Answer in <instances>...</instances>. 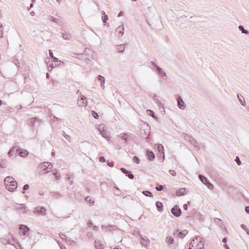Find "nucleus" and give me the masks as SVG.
<instances>
[{
    "instance_id": "63",
    "label": "nucleus",
    "mask_w": 249,
    "mask_h": 249,
    "mask_svg": "<svg viewBox=\"0 0 249 249\" xmlns=\"http://www.w3.org/2000/svg\"><path fill=\"white\" fill-rule=\"evenodd\" d=\"M85 99H86V97L84 96H83V95L81 96V98L80 99V100L84 101V100Z\"/></svg>"
},
{
    "instance_id": "59",
    "label": "nucleus",
    "mask_w": 249,
    "mask_h": 249,
    "mask_svg": "<svg viewBox=\"0 0 249 249\" xmlns=\"http://www.w3.org/2000/svg\"><path fill=\"white\" fill-rule=\"evenodd\" d=\"M88 226L89 227H90L91 226H92V222L89 220L88 222Z\"/></svg>"
},
{
    "instance_id": "35",
    "label": "nucleus",
    "mask_w": 249,
    "mask_h": 249,
    "mask_svg": "<svg viewBox=\"0 0 249 249\" xmlns=\"http://www.w3.org/2000/svg\"><path fill=\"white\" fill-rule=\"evenodd\" d=\"M142 194L146 196H148V197H153V194H152V193L149 191H143L142 192Z\"/></svg>"
},
{
    "instance_id": "48",
    "label": "nucleus",
    "mask_w": 249,
    "mask_h": 249,
    "mask_svg": "<svg viewBox=\"0 0 249 249\" xmlns=\"http://www.w3.org/2000/svg\"><path fill=\"white\" fill-rule=\"evenodd\" d=\"M234 160L236 162L237 164L238 165H240L241 164V162L238 156L236 157Z\"/></svg>"
},
{
    "instance_id": "17",
    "label": "nucleus",
    "mask_w": 249,
    "mask_h": 249,
    "mask_svg": "<svg viewBox=\"0 0 249 249\" xmlns=\"http://www.w3.org/2000/svg\"><path fill=\"white\" fill-rule=\"evenodd\" d=\"M18 150L19 149H18L17 146H14L8 152L9 157L12 156L14 153H15V155H17Z\"/></svg>"
},
{
    "instance_id": "45",
    "label": "nucleus",
    "mask_w": 249,
    "mask_h": 249,
    "mask_svg": "<svg viewBox=\"0 0 249 249\" xmlns=\"http://www.w3.org/2000/svg\"><path fill=\"white\" fill-rule=\"evenodd\" d=\"M163 186L161 185H160L156 187V189L158 191H161L163 190Z\"/></svg>"
},
{
    "instance_id": "57",
    "label": "nucleus",
    "mask_w": 249,
    "mask_h": 249,
    "mask_svg": "<svg viewBox=\"0 0 249 249\" xmlns=\"http://www.w3.org/2000/svg\"><path fill=\"white\" fill-rule=\"evenodd\" d=\"M241 227L245 231H247V229H248L247 228V226L244 225V224H242L241 225Z\"/></svg>"
},
{
    "instance_id": "19",
    "label": "nucleus",
    "mask_w": 249,
    "mask_h": 249,
    "mask_svg": "<svg viewBox=\"0 0 249 249\" xmlns=\"http://www.w3.org/2000/svg\"><path fill=\"white\" fill-rule=\"evenodd\" d=\"M165 242L168 245H170L174 243V240L171 236L168 235L166 238Z\"/></svg>"
},
{
    "instance_id": "36",
    "label": "nucleus",
    "mask_w": 249,
    "mask_h": 249,
    "mask_svg": "<svg viewBox=\"0 0 249 249\" xmlns=\"http://www.w3.org/2000/svg\"><path fill=\"white\" fill-rule=\"evenodd\" d=\"M119 137L122 140H124L126 143L127 142V139L128 137L127 134H125V133H122L120 135Z\"/></svg>"
},
{
    "instance_id": "8",
    "label": "nucleus",
    "mask_w": 249,
    "mask_h": 249,
    "mask_svg": "<svg viewBox=\"0 0 249 249\" xmlns=\"http://www.w3.org/2000/svg\"><path fill=\"white\" fill-rule=\"evenodd\" d=\"M37 122L39 123V120L36 117L31 118L29 119H28L27 122L28 125L31 126H33L34 124H35Z\"/></svg>"
},
{
    "instance_id": "38",
    "label": "nucleus",
    "mask_w": 249,
    "mask_h": 249,
    "mask_svg": "<svg viewBox=\"0 0 249 249\" xmlns=\"http://www.w3.org/2000/svg\"><path fill=\"white\" fill-rule=\"evenodd\" d=\"M154 100H155V102L156 104L158 105L159 108L162 107L163 108V106L159 100H158V99H156L155 97H154Z\"/></svg>"
},
{
    "instance_id": "31",
    "label": "nucleus",
    "mask_w": 249,
    "mask_h": 249,
    "mask_svg": "<svg viewBox=\"0 0 249 249\" xmlns=\"http://www.w3.org/2000/svg\"><path fill=\"white\" fill-rule=\"evenodd\" d=\"M101 227L102 229H104V228H105L106 229V230L107 231H109L112 230H114L116 228V227L115 226H112V225H108V226H107V227H105V225H102Z\"/></svg>"
},
{
    "instance_id": "32",
    "label": "nucleus",
    "mask_w": 249,
    "mask_h": 249,
    "mask_svg": "<svg viewBox=\"0 0 249 249\" xmlns=\"http://www.w3.org/2000/svg\"><path fill=\"white\" fill-rule=\"evenodd\" d=\"M85 200L86 202L89 203L90 204L92 205L94 203V200H93V198H91L89 196H87L85 198Z\"/></svg>"
},
{
    "instance_id": "47",
    "label": "nucleus",
    "mask_w": 249,
    "mask_h": 249,
    "mask_svg": "<svg viewBox=\"0 0 249 249\" xmlns=\"http://www.w3.org/2000/svg\"><path fill=\"white\" fill-rule=\"evenodd\" d=\"M102 19L104 23H106L107 21L108 20V16L105 15L102 17Z\"/></svg>"
},
{
    "instance_id": "3",
    "label": "nucleus",
    "mask_w": 249,
    "mask_h": 249,
    "mask_svg": "<svg viewBox=\"0 0 249 249\" xmlns=\"http://www.w3.org/2000/svg\"><path fill=\"white\" fill-rule=\"evenodd\" d=\"M41 168L47 173L51 171L53 168V165L49 162H44L40 165Z\"/></svg>"
},
{
    "instance_id": "1",
    "label": "nucleus",
    "mask_w": 249,
    "mask_h": 249,
    "mask_svg": "<svg viewBox=\"0 0 249 249\" xmlns=\"http://www.w3.org/2000/svg\"><path fill=\"white\" fill-rule=\"evenodd\" d=\"M203 239L200 237H196L195 239H193L190 244V248L189 249H192V247H194V245L197 247V249H204L203 247L204 245Z\"/></svg>"
},
{
    "instance_id": "56",
    "label": "nucleus",
    "mask_w": 249,
    "mask_h": 249,
    "mask_svg": "<svg viewBox=\"0 0 249 249\" xmlns=\"http://www.w3.org/2000/svg\"><path fill=\"white\" fill-rule=\"evenodd\" d=\"M29 188V186L28 184H25L24 186H23V189L24 191H26L27 190H28Z\"/></svg>"
},
{
    "instance_id": "25",
    "label": "nucleus",
    "mask_w": 249,
    "mask_h": 249,
    "mask_svg": "<svg viewBox=\"0 0 249 249\" xmlns=\"http://www.w3.org/2000/svg\"><path fill=\"white\" fill-rule=\"evenodd\" d=\"M62 37L63 39L65 40H70L71 37V35L68 32H65L64 33H62Z\"/></svg>"
},
{
    "instance_id": "13",
    "label": "nucleus",
    "mask_w": 249,
    "mask_h": 249,
    "mask_svg": "<svg viewBox=\"0 0 249 249\" xmlns=\"http://www.w3.org/2000/svg\"><path fill=\"white\" fill-rule=\"evenodd\" d=\"M150 241L146 236H141V243L142 246H147Z\"/></svg>"
},
{
    "instance_id": "29",
    "label": "nucleus",
    "mask_w": 249,
    "mask_h": 249,
    "mask_svg": "<svg viewBox=\"0 0 249 249\" xmlns=\"http://www.w3.org/2000/svg\"><path fill=\"white\" fill-rule=\"evenodd\" d=\"M125 44H121L118 45L116 47V49L118 52L119 53H123L125 49Z\"/></svg>"
},
{
    "instance_id": "18",
    "label": "nucleus",
    "mask_w": 249,
    "mask_h": 249,
    "mask_svg": "<svg viewBox=\"0 0 249 249\" xmlns=\"http://www.w3.org/2000/svg\"><path fill=\"white\" fill-rule=\"evenodd\" d=\"M18 153L22 157H26L28 155V152L26 150L23 149H19Z\"/></svg>"
},
{
    "instance_id": "61",
    "label": "nucleus",
    "mask_w": 249,
    "mask_h": 249,
    "mask_svg": "<svg viewBox=\"0 0 249 249\" xmlns=\"http://www.w3.org/2000/svg\"><path fill=\"white\" fill-rule=\"evenodd\" d=\"M227 242V237H224L222 239V242L224 243H226Z\"/></svg>"
},
{
    "instance_id": "30",
    "label": "nucleus",
    "mask_w": 249,
    "mask_h": 249,
    "mask_svg": "<svg viewBox=\"0 0 249 249\" xmlns=\"http://www.w3.org/2000/svg\"><path fill=\"white\" fill-rule=\"evenodd\" d=\"M198 178L199 179L201 180V181L204 184H206L209 181L208 179L203 175H199L198 176Z\"/></svg>"
},
{
    "instance_id": "54",
    "label": "nucleus",
    "mask_w": 249,
    "mask_h": 249,
    "mask_svg": "<svg viewBox=\"0 0 249 249\" xmlns=\"http://www.w3.org/2000/svg\"><path fill=\"white\" fill-rule=\"evenodd\" d=\"M2 25H0V37H2L3 36V32H2Z\"/></svg>"
},
{
    "instance_id": "7",
    "label": "nucleus",
    "mask_w": 249,
    "mask_h": 249,
    "mask_svg": "<svg viewBox=\"0 0 249 249\" xmlns=\"http://www.w3.org/2000/svg\"><path fill=\"white\" fill-rule=\"evenodd\" d=\"M13 207L15 210L17 211H26L27 210V207L24 204H18V203H16L14 205Z\"/></svg>"
},
{
    "instance_id": "58",
    "label": "nucleus",
    "mask_w": 249,
    "mask_h": 249,
    "mask_svg": "<svg viewBox=\"0 0 249 249\" xmlns=\"http://www.w3.org/2000/svg\"><path fill=\"white\" fill-rule=\"evenodd\" d=\"M49 53L50 56L52 58H53V52L52 51V50H50L49 51Z\"/></svg>"
},
{
    "instance_id": "9",
    "label": "nucleus",
    "mask_w": 249,
    "mask_h": 249,
    "mask_svg": "<svg viewBox=\"0 0 249 249\" xmlns=\"http://www.w3.org/2000/svg\"><path fill=\"white\" fill-rule=\"evenodd\" d=\"M178 106V107L181 109H184L186 107V105L181 97H178L177 99Z\"/></svg>"
},
{
    "instance_id": "51",
    "label": "nucleus",
    "mask_w": 249,
    "mask_h": 249,
    "mask_svg": "<svg viewBox=\"0 0 249 249\" xmlns=\"http://www.w3.org/2000/svg\"><path fill=\"white\" fill-rule=\"evenodd\" d=\"M169 173L173 176L175 177L176 176V172L173 170H170L169 171Z\"/></svg>"
},
{
    "instance_id": "53",
    "label": "nucleus",
    "mask_w": 249,
    "mask_h": 249,
    "mask_svg": "<svg viewBox=\"0 0 249 249\" xmlns=\"http://www.w3.org/2000/svg\"><path fill=\"white\" fill-rule=\"evenodd\" d=\"M59 235L60 237L62 239H65V237H66V235L64 233H60L59 234Z\"/></svg>"
},
{
    "instance_id": "24",
    "label": "nucleus",
    "mask_w": 249,
    "mask_h": 249,
    "mask_svg": "<svg viewBox=\"0 0 249 249\" xmlns=\"http://www.w3.org/2000/svg\"><path fill=\"white\" fill-rule=\"evenodd\" d=\"M156 206L159 212H161L163 211V204L161 202L157 201L156 203Z\"/></svg>"
},
{
    "instance_id": "39",
    "label": "nucleus",
    "mask_w": 249,
    "mask_h": 249,
    "mask_svg": "<svg viewBox=\"0 0 249 249\" xmlns=\"http://www.w3.org/2000/svg\"><path fill=\"white\" fill-rule=\"evenodd\" d=\"M206 186L208 187V189L212 190L213 188V185L208 181L206 184H205Z\"/></svg>"
},
{
    "instance_id": "43",
    "label": "nucleus",
    "mask_w": 249,
    "mask_h": 249,
    "mask_svg": "<svg viewBox=\"0 0 249 249\" xmlns=\"http://www.w3.org/2000/svg\"><path fill=\"white\" fill-rule=\"evenodd\" d=\"M133 161L134 162H135L136 164H139L140 163V159L137 156H134L133 157Z\"/></svg>"
},
{
    "instance_id": "40",
    "label": "nucleus",
    "mask_w": 249,
    "mask_h": 249,
    "mask_svg": "<svg viewBox=\"0 0 249 249\" xmlns=\"http://www.w3.org/2000/svg\"><path fill=\"white\" fill-rule=\"evenodd\" d=\"M11 237H12V240H10L9 239L7 242L10 244L14 245L15 243H16L17 242V240L16 239H15L12 235H11Z\"/></svg>"
},
{
    "instance_id": "42",
    "label": "nucleus",
    "mask_w": 249,
    "mask_h": 249,
    "mask_svg": "<svg viewBox=\"0 0 249 249\" xmlns=\"http://www.w3.org/2000/svg\"><path fill=\"white\" fill-rule=\"evenodd\" d=\"M95 247L96 249H98L102 246L100 241H95L94 242Z\"/></svg>"
},
{
    "instance_id": "62",
    "label": "nucleus",
    "mask_w": 249,
    "mask_h": 249,
    "mask_svg": "<svg viewBox=\"0 0 249 249\" xmlns=\"http://www.w3.org/2000/svg\"><path fill=\"white\" fill-rule=\"evenodd\" d=\"M245 211L246 213H249V206H247L245 207Z\"/></svg>"
},
{
    "instance_id": "64",
    "label": "nucleus",
    "mask_w": 249,
    "mask_h": 249,
    "mask_svg": "<svg viewBox=\"0 0 249 249\" xmlns=\"http://www.w3.org/2000/svg\"><path fill=\"white\" fill-rule=\"evenodd\" d=\"M52 59H53V61L55 62H58V59L54 56H53Z\"/></svg>"
},
{
    "instance_id": "11",
    "label": "nucleus",
    "mask_w": 249,
    "mask_h": 249,
    "mask_svg": "<svg viewBox=\"0 0 249 249\" xmlns=\"http://www.w3.org/2000/svg\"><path fill=\"white\" fill-rule=\"evenodd\" d=\"M19 230L24 235H26L27 232L29 231V228L27 226L24 225H20Z\"/></svg>"
},
{
    "instance_id": "27",
    "label": "nucleus",
    "mask_w": 249,
    "mask_h": 249,
    "mask_svg": "<svg viewBox=\"0 0 249 249\" xmlns=\"http://www.w3.org/2000/svg\"><path fill=\"white\" fill-rule=\"evenodd\" d=\"M146 113L148 115L152 117L155 120H158V117L155 115L154 112L152 110L147 109L146 110Z\"/></svg>"
},
{
    "instance_id": "16",
    "label": "nucleus",
    "mask_w": 249,
    "mask_h": 249,
    "mask_svg": "<svg viewBox=\"0 0 249 249\" xmlns=\"http://www.w3.org/2000/svg\"><path fill=\"white\" fill-rule=\"evenodd\" d=\"M181 137L184 139L186 141H187L191 143L192 140L194 139V138L186 133H182L181 134Z\"/></svg>"
},
{
    "instance_id": "49",
    "label": "nucleus",
    "mask_w": 249,
    "mask_h": 249,
    "mask_svg": "<svg viewBox=\"0 0 249 249\" xmlns=\"http://www.w3.org/2000/svg\"><path fill=\"white\" fill-rule=\"evenodd\" d=\"M107 164L109 167H113L114 166V162L113 161H109V160L107 161Z\"/></svg>"
},
{
    "instance_id": "2",
    "label": "nucleus",
    "mask_w": 249,
    "mask_h": 249,
    "mask_svg": "<svg viewBox=\"0 0 249 249\" xmlns=\"http://www.w3.org/2000/svg\"><path fill=\"white\" fill-rule=\"evenodd\" d=\"M148 24L150 25L152 29L156 30H160L162 29V25L161 21L158 19L157 17H156V20L155 22L147 21Z\"/></svg>"
},
{
    "instance_id": "21",
    "label": "nucleus",
    "mask_w": 249,
    "mask_h": 249,
    "mask_svg": "<svg viewBox=\"0 0 249 249\" xmlns=\"http://www.w3.org/2000/svg\"><path fill=\"white\" fill-rule=\"evenodd\" d=\"M155 145L157 146V149L158 151L161 153L162 154H163V158H164V152L163 146L161 144H155Z\"/></svg>"
},
{
    "instance_id": "4",
    "label": "nucleus",
    "mask_w": 249,
    "mask_h": 249,
    "mask_svg": "<svg viewBox=\"0 0 249 249\" xmlns=\"http://www.w3.org/2000/svg\"><path fill=\"white\" fill-rule=\"evenodd\" d=\"M124 27L123 25H121L118 27L115 31V35L116 36L120 37L122 36L124 34Z\"/></svg>"
},
{
    "instance_id": "5",
    "label": "nucleus",
    "mask_w": 249,
    "mask_h": 249,
    "mask_svg": "<svg viewBox=\"0 0 249 249\" xmlns=\"http://www.w3.org/2000/svg\"><path fill=\"white\" fill-rule=\"evenodd\" d=\"M18 184L16 181H12L11 183H9L5 186L6 188L10 192H14L17 188Z\"/></svg>"
},
{
    "instance_id": "37",
    "label": "nucleus",
    "mask_w": 249,
    "mask_h": 249,
    "mask_svg": "<svg viewBox=\"0 0 249 249\" xmlns=\"http://www.w3.org/2000/svg\"><path fill=\"white\" fill-rule=\"evenodd\" d=\"M78 104L79 107H86L87 106V102L81 101L80 99L78 101Z\"/></svg>"
},
{
    "instance_id": "12",
    "label": "nucleus",
    "mask_w": 249,
    "mask_h": 249,
    "mask_svg": "<svg viewBox=\"0 0 249 249\" xmlns=\"http://www.w3.org/2000/svg\"><path fill=\"white\" fill-rule=\"evenodd\" d=\"M146 156L150 161H153L155 158L154 153L152 151L149 150L146 151Z\"/></svg>"
},
{
    "instance_id": "22",
    "label": "nucleus",
    "mask_w": 249,
    "mask_h": 249,
    "mask_svg": "<svg viewBox=\"0 0 249 249\" xmlns=\"http://www.w3.org/2000/svg\"><path fill=\"white\" fill-rule=\"evenodd\" d=\"M185 191H186L185 188H180L177 191V193H176L177 195L178 196L185 195L186 194Z\"/></svg>"
},
{
    "instance_id": "52",
    "label": "nucleus",
    "mask_w": 249,
    "mask_h": 249,
    "mask_svg": "<svg viewBox=\"0 0 249 249\" xmlns=\"http://www.w3.org/2000/svg\"><path fill=\"white\" fill-rule=\"evenodd\" d=\"M64 137L69 142H71V136L70 135H64Z\"/></svg>"
},
{
    "instance_id": "50",
    "label": "nucleus",
    "mask_w": 249,
    "mask_h": 249,
    "mask_svg": "<svg viewBox=\"0 0 249 249\" xmlns=\"http://www.w3.org/2000/svg\"><path fill=\"white\" fill-rule=\"evenodd\" d=\"M121 171L124 174H125V175L126 174H127V173H129V171H127L126 169L124 168H121Z\"/></svg>"
},
{
    "instance_id": "28",
    "label": "nucleus",
    "mask_w": 249,
    "mask_h": 249,
    "mask_svg": "<svg viewBox=\"0 0 249 249\" xmlns=\"http://www.w3.org/2000/svg\"><path fill=\"white\" fill-rule=\"evenodd\" d=\"M237 97L240 103L243 106H245V101L244 97L241 95L237 94Z\"/></svg>"
},
{
    "instance_id": "46",
    "label": "nucleus",
    "mask_w": 249,
    "mask_h": 249,
    "mask_svg": "<svg viewBox=\"0 0 249 249\" xmlns=\"http://www.w3.org/2000/svg\"><path fill=\"white\" fill-rule=\"evenodd\" d=\"M126 176H127L130 179H133L134 178V175L131 174V173L129 171V173H127V174H126Z\"/></svg>"
},
{
    "instance_id": "14",
    "label": "nucleus",
    "mask_w": 249,
    "mask_h": 249,
    "mask_svg": "<svg viewBox=\"0 0 249 249\" xmlns=\"http://www.w3.org/2000/svg\"><path fill=\"white\" fill-rule=\"evenodd\" d=\"M157 68V72L158 73L160 77H167L166 73L162 70L161 68H160L158 66H156Z\"/></svg>"
},
{
    "instance_id": "26",
    "label": "nucleus",
    "mask_w": 249,
    "mask_h": 249,
    "mask_svg": "<svg viewBox=\"0 0 249 249\" xmlns=\"http://www.w3.org/2000/svg\"><path fill=\"white\" fill-rule=\"evenodd\" d=\"M190 143L193 145L196 150H198L199 149V144H198L197 141L194 139V138L192 140Z\"/></svg>"
},
{
    "instance_id": "34",
    "label": "nucleus",
    "mask_w": 249,
    "mask_h": 249,
    "mask_svg": "<svg viewBox=\"0 0 249 249\" xmlns=\"http://www.w3.org/2000/svg\"><path fill=\"white\" fill-rule=\"evenodd\" d=\"M238 29L240 31H241L242 32V33L243 34H249V31L247 30H245L242 25L239 26Z\"/></svg>"
},
{
    "instance_id": "44",
    "label": "nucleus",
    "mask_w": 249,
    "mask_h": 249,
    "mask_svg": "<svg viewBox=\"0 0 249 249\" xmlns=\"http://www.w3.org/2000/svg\"><path fill=\"white\" fill-rule=\"evenodd\" d=\"M91 114L92 116L95 119H98L99 118L98 114L94 111H91Z\"/></svg>"
},
{
    "instance_id": "60",
    "label": "nucleus",
    "mask_w": 249,
    "mask_h": 249,
    "mask_svg": "<svg viewBox=\"0 0 249 249\" xmlns=\"http://www.w3.org/2000/svg\"><path fill=\"white\" fill-rule=\"evenodd\" d=\"M183 207L185 210H187L188 209V205L186 204H184Z\"/></svg>"
},
{
    "instance_id": "23",
    "label": "nucleus",
    "mask_w": 249,
    "mask_h": 249,
    "mask_svg": "<svg viewBox=\"0 0 249 249\" xmlns=\"http://www.w3.org/2000/svg\"><path fill=\"white\" fill-rule=\"evenodd\" d=\"M214 222L216 224H217L221 228H223L224 226L223 225V222L220 219L218 218H214Z\"/></svg>"
},
{
    "instance_id": "33",
    "label": "nucleus",
    "mask_w": 249,
    "mask_h": 249,
    "mask_svg": "<svg viewBox=\"0 0 249 249\" xmlns=\"http://www.w3.org/2000/svg\"><path fill=\"white\" fill-rule=\"evenodd\" d=\"M188 231L187 230H183L179 232L178 236L180 238H183L184 237V236L186 235Z\"/></svg>"
},
{
    "instance_id": "41",
    "label": "nucleus",
    "mask_w": 249,
    "mask_h": 249,
    "mask_svg": "<svg viewBox=\"0 0 249 249\" xmlns=\"http://www.w3.org/2000/svg\"><path fill=\"white\" fill-rule=\"evenodd\" d=\"M99 131L100 132L101 135L103 137H104L106 139L107 138V133L104 130H103L102 131H101V130L100 129Z\"/></svg>"
},
{
    "instance_id": "15",
    "label": "nucleus",
    "mask_w": 249,
    "mask_h": 249,
    "mask_svg": "<svg viewBox=\"0 0 249 249\" xmlns=\"http://www.w3.org/2000/svg\"><path fill=\"white\" fill-rule=\"evenodd\" d=\"M98 80L100 82V86L103 89H105V78L104 76L99 75L97 77Z\"/></svg>"
},
{
    "instance_id": "6",
    "label": "nucleus",
    "mask_w": 249,
    "mask_h": 249,
    "mask_svg": "<svg viewBox=\"0 0 249 249\" xmlns=\"http://www.w3.org/2000/svg\"><path fill=\"white\" fill-rule=\"evenodd\" d=\"M172 213L176 217H178L181 215V211L179 206L177 205L174 206L171 210Z\"/></svg>"
},
{
    "instance_id": "20",
    "label": "nucleus",
    "mask_w": 249,
    "mask_h": 249,
    "mask_svg": "<svg viewBox=\"0 0 249 249\" xmlns=\"http://www.w3.org/2000/svg\"><path fill=\"white\" fill-rule=\"evenodd\" d=\"M15 181V179L13 177H12L11 176L7 177L4 179L5 186L7 185V184H8L9 183H11L12 181Z\"/></svg>"
},
{
    "instance_id": "55",
    "label": "nucleus",
    "mask_w": 249,
    "mask_h": 249,
    "mask_svg": "<svg viewBox=\"0 0 249 249\" xmlns=\"http://www.w3.org/2000/svg\"><path fill=\"white\" fill-rule=\"evenodd\" d=\"M99 161L101 162H104L106 161L105 158L104 157H100L99 158Z\"/></svg>"
},
{
    "instance_id": "10",
    "label": "nucleus",
    "mask_w": 249,
    "mask_h": 249,
    "mask_svg": "<svg viewBox=\"0 0 249 249\" xmlns=\"http://www.w3.org/2000/svg\"><path fill=\"white\" fill-rule=\"evenodd\" d=\"M34 213H36L41 215L46 214V209L43 207H36L35 209Z\"/></svg>"
}]
</instances>
